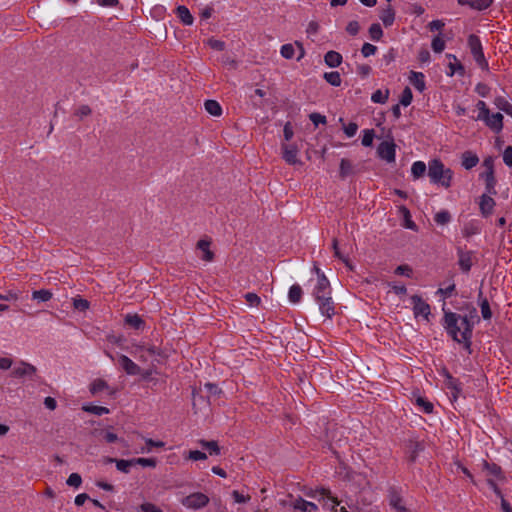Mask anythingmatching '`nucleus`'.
<instances>
[{"label":"nucleus","mask_w":512,"mask_h":512,"mask_svg":"<svg viewBox=\"0 0 512 512\" xmlns=\"http://www.w3.org/2000/svg\"><path fill=\"white\" fill-rule=\"evenodd\" d=\"M399 211H400V213L404 217V220H405L404 226L406 228L415 230L416 229V224L411 220V214H410L409 209L407 207H405V206H400L399 207Z\"/></svg>","instance_id":"c9c22d12"},{"label":"nucleus","mask_w":512,"mask_h":512,"mask_svg":"<svg viewBox=\"0 0 512 512\" xmlns=\"http://www.w3.org/2000/svg\"><path fill=\"white\" fill-rule=\"evenodd\" d=\"M134 466L141 465L143 467H156L157 460L155 458H134Z\"/></svg>","instance_id":"c03bdc74"},{"label":"nucleus","mask_w":512,"mask_h":512,"mask_svg":"<svg viewBox=\"0 0 512 512\" xmlns=\"http://www.w3.org/2000/svg\"><path fill=\"white\" fill-rule=\"evenodd\" d=\"M389 503H390V505H391L394 509H396V510H398V511H401V512H405V511H406L405 506L402 504V503H403V499H402V497H401V496H400V494H399L396 490H394V489H392V490L390 491V494H389Z\"/></svg>","instance_id":"412c9836"},{"label":"nucleus","mask_w":512,"mask_h":512,"mask_svg":"<svg viewBox=\"0 0 512 512\" xmlns=\"http://www.w3.org/2000/svg\"><path fill=\"white\" fill-rule=\"evenodd\" d=\"M408 449L410 452L409 461L414 462L417 458L418 452L424 449V445L418 441H409Z\"/></svg>","instance_id":"7c9ffc66"},{"label":"nucleus","mask_w":512,"mask_h":512,"mask_svg":"<svg viewBox=\"0 0 512 512\" xmlns=\"http://www.w3.org/2000/svg\"><path fill=\"white\" fill-rule=\"evenodd\" d=\"M36 373V367L22 362L20 366L15 367L12 371V375L15 377L32 376Z\"/></svg>","instance_id":"f3484780"},{"label":"nucleus","mask_w":512,"mask_h":512,"mask_svg":"<svg viewBox=\"0 0 512 512\" xmlns=\"http://www.w3.org/2000/svg\"><path fill=\"white\" fill-rule=\"evenodd\" d=\"M92 109L88 105H81L74 111V116L79 120H82L84 117L91 115Z\"/></svg>","instance_id":"de8ad7c7"},{"label":"nucleus","mask_w":512,"mask_h":512,"mask_svg":"<svg viewBox=\"0 0 512 512\" xmlns=\"http://www.w3.org/2000/svg\"><path fill=\"white\" fill-rule=\"evenodd\" d=\"M324 61L329 67H338L342 63V56L336 51H328L324 56Z\"/></svg>","instance_id":"b1692460"},{"label":"nucleus","mask_w":512,"mask_h":512,"mask_svg":"<svg viewBox=\"0 0 512 512\" xmlns=\"http://www.w3.org/2000/svg\"><path fill=\"white\" fill-rule=\"evenodd\" d=\"M377 51V47L370 44V43H365L361 49V52L363 54L364 57H368L370 55H373L375 54Z\"/></svg>","instance_id":"680f3d73"},{"label":"nucleus","mask_w":512,"mask_h":512,"mask_svg":"<svg viewBox=\"0 0 512 512\" xmlns=\"http://www.w3.org/2000/svg\"><path fill=\"white\" fill-rule=\"evenodd\" d=\"M245 300L250 306H259L261 303L260 297L255 293H247L245 294Z\"/></svg>","instance_id":"864d4df0"},{"label":"nucleus","mask_w":512,"mask_h":512,"mask_svg":"<svg viewBox=\"0 0 512 512\" xmlns=\"http://www.w3.org/2000/svg\"><path fill=\"white\" fill-rule=\"evenodd\" d=\"M132 466H134L133 459H130V460L117 459V461H116V468L119 471L126 473V474L130 472V468Z\"/></svg>","instance_id":"ea45409f"},{"label":"nucleus","mask_w":512,"mask_h":512,"mask_svg":"<svg viewBox=\"0 0 512 512\" xmlns=\"http://www.w3.org/2000/svg\"><path fill=\"white\" fill-rule=\"evenodd\" d=\"M479 206L482 215L487 217L492 214L493 208L495 206V201L489 195L484 194L481 196Z\"/></svg>","instance_id":"2eb2a0df"},{"label":"nucleus","mask_w":512,"mask_h":512,"mask_svg":"<svg viewBox=\"0 0 512 512\" xmlns=\"http://www.w3.org/2000/svg\"><path fill=\"white\" fill-rule=\"evenodd\" d=\"M140 508L143 512H163L160 508L152 503H143Z\"/></svg>","instance_id":"774afa93"},{"label":"nucleus","mask_w":512,"mask_h":512,"mask_svg":"<svg viewBox=\"0 0 512 512\" xmlns=\"http://www.w3.org/2000/svg\"><path fill=\"white\" fill-rule=\"evenodd\" d=\"M412 175L415 179L421 178L426 172V165L422 161L413 163L411 168Z\"/></svg>","instance_id":"f704fd0d"},{"label":"nucleus","mask_w":512,"mask_h":512,"mask_svg":"<svg viewBox=\"0 0 512 512\" xmlns=\"http://www.w3.org/2000/svg\"><path fill=\"white\" fill-rule=\"evenodd\" d=\"M207 44L214 50H217V51H222L225 47V44L223 41H220V40H217V39H214V38H210L208 41H207Z\"/></svg>","instance_id":"e2e57ef3"},{"label":"nucleus","mask_w":512,"mask_h":512,"mask_svg":"<svg viewBox=\"0 0 512 512\" xmlns=\"http://www.w3.org/2000/svg\"><path fill=\"white\" fill-rule=\"evenodd\" d=\"M482 295H483V292L480 290L478 296L480 298L481 314L485 320H490L492 317V311L490 308V304H489V301L487 298H482Z\"/></svg>","instance_id":"c85d7f7f"},{"label":"nucleus","mask_w":512,"mask_h":512,"mask_svg":"<svg viewBox=\"0 0 512 512\" xmlns=\"http://www.w3.org/2000/svg\"><path fill=\"white\" fill-rule=\"evenodd\" d=\"M388 96H389V91L386 90L385 92H382L381 90H376L372 96H371V100L374 102V103H385L387 100H388Z\"/></svg>","instance_id":"37998d69"},{"label":"nucleus","mask_w":512,"mask_h":512,"mask_svg":"<svg viewBox=\"0 0 512 512\" xmlns=\"http://www.w3.org/2000/svg\"><path fill=\"white\" fill-rule=\"evenodd\" d=\"M206 111L212 116H220L222 114V108L220 104L215 100H206L204 103Z\"/></svg>","instance_id":"c756f323"},{"label":"nucleus","mask_w":512,"mask_h":512,"mask_svg":"<svg viewBox=\"0 0 512 512\" xmlns=\"http://www.w3.org/2000/svg\"><path fill=\"white\" fill-rule=\"evenodd\" d=\"M355 174V167L353 163L346 158H343L340 162L339 176L341 179H345L348 176Z\"/></svg>","instance_id":"6ab92c4d"},{"label":"nucleus","mask_w":512,"mask_h":512,"mask_svg":"<svg viewBox=\"0 0 512 512\" xmlns=\"http://www.w3.org/2000/svg\"><path fill=\"white\" fill-rule=\"evenodd\" d=\"M32 298L41 301H49L52 298V292L45 289L36 290L32 293Z\"/></svg>","instance_id":"a18cd8bd"},{"label":"nucleus","mask_w":512,"mask_h":512,"mask_svg":"<svg viewBox=\"0 0 512 512\" xmlns=\"http://www.w3.org/2000/svg\"><path fill=\"white\" fill-rule=\"evenodd\" d=\"M309 119L311 120V122L315 125V126H318L319 124H325L326 123V117L319 114V113H311L309 115Z\"/></svg>","instance_id":"13d9d810"},{"label":"nucleus","mask_w":512,"mask_h":512,"mask_svg":"<svg viewBox=\"0 0 512 512\" xmlns=\"http://www.w3.org/2000/svg\"><path fill=\"white\" fill-rule=\"evenodd\" d=\"M209 503V497L201 492L192 493L182 499V504L190 509H200Z\"/></svg>","instance_id":"39448f33"},{"label":"nucleus","mask_w":512,"mask_h":512,"mask_svg":"<svg viewBox=\"0 0 512 512\" xmlns=\"http://www.w3.org/2000/svg\"><path fill=\"white\" fill-rule=\"evenodd\" d=\"M324 79L332 86L338 87L341 85V76L339 72L333 71V72H326L324 73Z\"/></svg>","instance_id":"473e14b6"},{"label":"nucleus","mask_w":512,"mask_h":512,"mask_svg":"<svg viewBox=\"0 0 512 512\" xmlns=\"http://www.w3.org/2000/svg\"><path fill=\"white\" fill-rule=\"evenodd\" d=\"M416 404L423 409V411L427 414L433 412V404L423 397H417Z\"/></svg>","instance_id":"09e8293b"},{"label":"nucleus","mask_w":512,"mask_h":512,"mask_svg":"<svg viewBox=\"0 0 512 512\" xmlns=\"http://www.w3.org/2000/svg\"><path fill=\"white\" fill-rule=\"evenodd\" d=\"M331 295L332 289L330 282L326 276H322V278L317 281V285L313 290V296L319 304L321 313L329 319L335 314V304Z\"/></svg>","instance_id":"f03ea898"},{"label":"nucleus","mask_w":512,"mask_h":512,"mask_svg":"<svg viewBox=\"0 0 512 512\" xmlns=\"http://www.w3.org/2000/svg\"><path fill=\"white\" fill-rule=\"evenodd\" d=\"M316 494H319L322 498H328L332 503V510L333 512H348L347 509L342 506L338 508L340 501L331 495V492L329 489L321 488L319 490L315 491Z\"/></svg>","instance_id":"4468645a"},{"label":"nucleus","mask_w":512,"mask_h":512,"mask_svg":"<svg viewBox=\"0 0 512 512\" xmlns=\"http://www.w3.org/2000/svg\"><path fill=\"white\" fill-rule=\"evenodd\" d=\"M485 468L489 471L491 475L499 477L501 474V468L496 464H489L488 462H484Z\"/></svg>","instance_id":"0e129e2a"},{"label":"nucleus","mask_w":512,"mask_h":512,"mask_svg":"<svg viewBox=\"0 0 512 512\" xmlns=\"http://www.w3.org/2000/svg\"><path fill=\"white\" fill-rule=\"evenodd\" d=\"M458 256H459L458 264L460 266V269L465 273L469 272L473 265L472 252L459 250Z\"/></svg>","instance_id":"ddd939ff"},{"label":"nucleus","mask_w":512,"mask_h":512,"mask_svg":"<svg viewBox=\"0 0 512 512\" xmlns=\"http://www.w3.org/2000/svg\"><path fill=\"white\" fill-rule=\"evenodd\" d=\"M409 80L411 84L420 92L425 89L424 74L421 72L411 71Z\"/></svg>","instance_id":"4be33fe9"},{"label":"nucleus","mask_w":512,"mask_h":512,"mask_svg":"<svg viewBox=\"0 0 512 512\" xmlns=\"http://www.w3.org/2000/svg\"><path fill=\"white\" fill-rule=\"evenodd\" d=\"M83 410L98 416L109 413V409L107 407L97 405L83 406Z\"/></svg>","instance_id":"58836bf2"},{"label":"nucleus","mask_w":512,"mask_h":512,"mask_svg":"<svg viewBox=\"0 0 512 512\" xmlns=\"http://www.w3.org/2000/svg\"><path fill=\"white\" fill-rule=\"evenodd\" d=\"M282 157L289 165H295L299 163L297 158L298 149L295 145H289L283 143L282 146Z\"/></svg>","instance_id":"9d476101"},{"label":"nucleus","mask_w":512,"mask_h":512,"mask_svg":"<svg viewBox=\"0 0 512 512\" xmlns=\"http://www.w3.org/2000/svg\"><path fill=\"white\" fill-rule=\"evenodd\" d=\"M434 220L439 225H445L451 220V215L448 211H440L436 213Z\"/></svg>","instance_id":"49530a36"},{"label":"nucleus","mask_w":512,"mask_h":512,"mask_svg":"<svg viewBox=\"0 0 512 512\" xmlns=\"http://www.w3.org/2000/svg\"><path fill=\"white\" fill-rule=\"evenodd\" d=\"M375 133L373 129H367L364 131V135L362 137V145L365 147H369L373 143Z\"/></svg>","instance_id":"3c124183"},{"label":"nucleus","mask_w":512,"mask_h":512,"mask_svg":"<svg viewBox=\"0 0 512 512\" xmlns=\"http://www.w3.org/2000/svg\"><path fill=\"white\" fill-rule=\"evenodd\" d=\"M458 310L459 313L443 309V326L455 342L463 344L471 352L473 329L480 318L476 307L470 302H465Z\"/></svg>","instance_id":"f257e3e1"},{"label":"nucleus","mask_w":512,"mask_h":512,"mask_svg":"<svg viewBox=\"0 0 512 512\" xmlns=\"http://www.w3.org/2000/svg\"><path fill=\"white\" fill-rule=\"evenodd\" d=\"M302 293V288L298 284L292 285L288 294L289 300L292 303H298L302 298Z\"/></svg>","instance_id":"72a5a7b5"},{"label":"nucleus","mask_w":512,"mask_h":512,"mask_svg":"<svg viewBox=\"0 0 512 512\" xmlns=\"http://www.w3.org/2000/svg\"><path fill=\"white\" fill-rule=\"evenodd\" d=\"M479 162V158L478 156L471 152V151H465L463 154H462V166L467 169V170H470L472 169L473 167H475Z\"/></svg>","instance_id":"aec40b11"},{"label":"nucleus","mask_w":512,"mask_h":512,"mask_svg":"<svg viewBox=\"0 0 512 512\" xmlns=\"http://www.w3.org/2000/svg\"><path fill=\"white\" fill-rule=\"evenodd\" d=\"M211 243V240L206 238L200 239L196 244V248L202 252L201 259L206 262H212L215 258L214 252L210 249Z\"/></svg>","instance_id":"6e6552de"},{"label":"nucleus","mask_w":512,"mask_h":512,"mask_svg":"<svg viewBox=\"0 0 512 512\" xmlns=\"http://www.w3.org/2000/svg\"><path fill=\"white\" fill-rule=\"evenodd\" d=\"M395 274L411 277L412 276V268L406 264L400 265L395 269Z\"/></svg>","instance_id":"bf43d9fd"},{"label":"nucleus","mask_w":512,"mask_h":512,"mask_svg":"<svg viewBox=\"0 0 512 512\" xmlns=\"http://www.w3.org/2000/svg\"><path fill=\"white\" fill-rule=\"evenodd\" d=\"M459 4L467 5L476 10H483L490 6L492 0H458Z\"/></svg>","instance_id":"5701e85b"},{"label":"nucleus","mask_w":512,"mask_h":512,"mask_svg":"<svg viewBox=\"0 0 512 512\" xmlns=\"http://www.w3.org/2000/svg\"><path fill=\"white\" fill-rule=\"evenodd\" d=\"M343 129L348 137H352L356 134L358 125L354 122H350L348 125H345Z\"/></svg>","instance_id":"69168bd1"},{"label":"nucleus","mask_w":512,"mask_h":512,"mask_svg":"<svg viewBox=\"0 0 512 512\" xmlns=\"http://www.w3.org/2000/svg\"><path fill=\"white\" fill-rule=\"evenodd\" d=\"M380 19L382 20L385 28H388L390 25L393 24L395 19V13L390 5H388L386 9L382 10L380 14Z\"/></svg>","instance_id":"cd10ccee"},{"label":"nucleus","mask_w":512,"mask_h":512,"mask_svg":"<svg viewBox=\"0 0 512 512\" xmlns=\"http://www.w3.org/2000/svg\"><path fill=\"white\" fill-rule=\"evenodd\" d=\"M477 107L479 109L478 119H481V120L484 121V119L486 117H488V115L490 114V110L487 108V106H486L484 101H479L477 103Z\"/></svg>","instance_id":"6e6d98bb"},{"label":"nucleus","mask_w":512,"mask_h":512,"mask_svg":"<svg viewBox=\"0 0 512 512\" xmlns=\"http://www.w3.org/2000/svg\"><path fill=\"white\" fill-rule=\"evenodd\" d=\"M200 445L209 451L210 454L218 455L220 453V447L216 441L200 440Z\"/></svg>","instance_id":"e433bc0d"},{"label":"nucleus","mask_w":512,"mask_h":512,"mask_svg":"<svg viewBox=\"0 0 512 512\" xmlns=\"http://www.w3.org/2000/svg\"><path fill=\"white\" fill-rule=\"evenodd\" d=\"M295 46L299 49V55L297 57V60L299 61L302 59L305 55V50L298 41L295 42V44H285L281 47V55L286 59H292L295 54Z\"/></svg>","instance_id":"1a4fd4ad"},{"label":"nucleus","mask_w":512,"mask_h":512,"mask_svg":"<svg viewBox=\"0 0 512 512\" xmlns=\"http://www.w3.org/2000/svg\"><path fill=\"white\" fill-rule=\"evenodd\" d=\"M503 161L507 166L512 167V146H507L504 150Z\"/></svg>","instance_id":"338daca9"},{"label":"nucleus","mask_w":512,"mask_h":512,"mask_svg":"<svg viewBox=\"0 0 512 512\" xmlns=\"http://www.w3.org/2000/svg\"><path fill=\"white\" fill-rule=\"evenodd\" d=\"M187 459L194 460V461L205 460V459H207V455L202 451L192 450V451H189Z\"/></svg>","instance_id":"4d7b16f0"},{"label":"nucleus","mask_w":512,"mask_h":512,"mask_svg":"<svg viewBox=\"0 0 512 512\" xmlns=\"http://www.w3.org/2000/svg\"><path fill=\"white\" fill-rule=\"evenodd\" d=\"M73 306L76 310L86 311L89 308L90 303L86 299H74Z\"/></svg>","instance_id":"603ef678"},{"label":"nucleus","mask_w":512,"mask_h":512,"mask_svg":"<svg viewBox=\"0 0 512 512\" xmlns=\"http://www.w3.org/2000/svg\"><path fill=\"white\" fill-rule=\"evenodd\" d=\"M468 45L477 64L483 69L487 68L488 62L485 59L480 39L476 34H470Z\"/></svg>","instance_id":"20e7f679"},{"label":"nucleus","mask_w":512,"mask_h":512,"mask_svg":"<svg viewBox=\"0 0 512 512\" xmlns=\"http://www.w3.org/2000/svg\"><path fill=\"white\" fill-rule=\"evenodd\" d=\"M395 147L396 145L393 142L383 141L379 144L377 148L378 156L387 161L394 162L395 161Z\"/></svg>","instance_id":"0eeeda50"},{"label":"nucleus","mask_w":512,"mask_h":512,"mask_svg":"<svg viewBox=\"0 0 512 512\" xmlns=\"http://www.w3.org/2000/svg\"><path fill=\"white\" fill-rule=\"evenodd\" d=\"M118 362L128 375H138L141 373V368L126 355H120Z\"/></svg>","instance_id":"9b49d317"},{"label":"nucleus","mask_w":512,"mask_h":512,"mask_svg":"<svg viewBox=\"0 0 512 512\" xmlns=\"http://www.w3.org/2000/svg\"><path fill=\"white\" fill-rule=\"evenodd\" d=\"M108 388V384L105 380L103 379H96L92 382V384L90 385V392L92 394H97L105 389Z\"/></svg>","instance_id":"4c0bfd02"},{"label":"nucleus","mask_w":512,"mask_h":512,"mask_svg":"<svg viewBox=\"0 0 512 512\" xmlns=\"http://www.w3.org/2000/svg\"><path fill=\"white\" fill-rule=\"evenodd\" d=\"M177 15L184 24L191 25L193 23V16L187 7L179 6L177 8Z\"/></svg>","instance_id":"2f4dec72"},{"label":"nucleus","mask_w":512,"mask_h":512,"mask_svg":"<svg viewBox=\"0 0 512 512\" xmlns=\"http://www.w3.org/2000/svg\"><path fill=\"white\" fill-rule=\"evenodd\" d=\"M446 56H447V58L453 60V61H450L448 64V68L450 70L448 75L453 76L455 73H458L459 75L463 76L465 74V68L461 64V62L457 59V57L452 54H447Z\"/></svg>","instance_id":"a211bd4d"},{"label":"nucleus","mask_w":512,"mask_h":512,"mask_svg":"<svg viewBox=\"0 0 512 512\" xmlns=\"http://www.w3.org/2000/svg\"><path fill=\"white\" fill-rule=\"evenodd\" d=\"M483 167L485 171L483 173H492L494 174V159L492 156H488L483 161Z\"/></svg>","instance_id":"052dcab7"},{"label":"nucleus","mask_w":512,"mask_h":512,"mask_svg":"<svg viewBox=\"0 0 512 512\" xmlns=\"http://www.w3.org/2000/svg\"><path fill=\"white\" fill-rule=\"evenodd\" d=\"M496 106L512 117V105L502 97L495 100Z\"/></svg>","instance_id":"a19ab883"},{"label":"nucleus","mask_w":512,"mask_h":512,"mask_svg":"<svg viewBox=\"0 0 512 512\" xmlns=\"http://www.w3.org/2000/svg\"><path fill=\"white\" fill-rule=\"evenodd\" d=\"M431 46L435 53H441L445 49V40L439 34L433 38Z\"/></svg>","instance_id":"79ce46f5"},{"label":"nucleus","mask_w":512,"mask_h":512,"mask_svg":"<svg viewBox=\"0 0 512 512\" xmlns=\"http://www.w3.org/2000/svg\"><path fill=\"white\" fill-rule=\"evenodd\" d=\"M125 323L134 329H142L145 325L143 319L137 314H128L125 317Z\"/></svg>","instance_id":"bb28decb"},{"label":"nucleus","mask_w":512,"mask_h":512,"mask_svg":"<svg viewBox=\"0 0 512 512\" xmlns=\"http://www.w3.org/2000/svg\"><path fill=\"white\" fill-rule=\"evenodd\" d=\"M94 436H102L106 443H114L118 441V436L109 429H94L92 431Z\"/></svg>","instance_id":"a878e982"},{"label":"nucleus","mask_w":512,"mask_h":512,"mask_svg":"<svg viewBox=\"0 0 512 512\" xmlns=\"http://www.w3.org/2000/svg\"><path fill=\"white\" fill-rule=\"evenodd\" d=\"M480 176L482 178H484V180H485V186H486L487 193L491 194V195H495L497 193L496 189H495V186L497 183L495 173L494 174H492L491 172L490 173H481Z\"/></svg>","instance_id":"393cba45"},{"label":"nucleus","mask_w":512,"mask_h":512,"mask_svg":"<svg viewBox=\"0 0 512 512\" xmlns=\"http://www.w3.org/2000/svg\"><path fill=\"white\" fill-rule=\"evenodd\" d=\"M412 99H413L412 91L409 87H406L401 94L400 103L403 106H408V105H410Z\"/></svg>","instance_id":"8fccbe9b"},{"label":"nucleus","mask_w":512,"mask_h":512,"mask_svg":"<svg viewBox=\"0 0 512 512\" xmlns=\"http://www.w3.org/2000/svg\"><path fill=\"white\" fill-rule=\"evenodd\" d=\"M136 351L139 354L140 360H142V361H147V355H149V356L158 355V356L164 357L161 350L156 348L155 346L146 347L144 345H140V346H137Z\"/></svg>","instance_id":"dca6fc26"},{"label":"nucleus","mask_w":512,"mask_h":512,"mask_svg":"<svg viewBox=\"0 0 512 512\" xmlns=\"http://www.w3.org/2000/svg\"><path fill=\"white\" fill-rule=\"evenodd\" d=\"M486 125L494 132L498 133L503 128V115L501 113L489 114L484 119Z\"/></svg>","instance_id":"f8f14e48"},{"label":"nucleus","mask_w":512,"mask_h":512,"mask_svg":"<svg viewBox=\"0 0 512 512\" xmlns=\"http://www.w3.org/2000/svg\"><path fill=\"white\" fill-rule=\"evenodd\" d=\"M411 300L415 317L423 316L426 320H428V317L431 313L430 305L418 295H413Z\"/></svg>","instance_id":"423d86ee"},{"label":"nucleus","mask_w":512,"mask_h":512,"mask_svg":"<svg viewBox=\"0 0 512 512\" xmlns=\"http://www.w3.org/2000/svg\"><path fill=\"white\" fill-rule=\"evenodd\" d=\"M428 176L435 183H440L442 186L448 188L451 185L452 171L444 169L443 163L434 159L429 163Z\"/></svg>","instance_id":"7ed1b4c3"},{"label":"nucleus","mask_w":512,"mask_h":512,"mask_svg":"<svg viewBox=\"0 0 512 512\" xmlns=\"http://www.w3.org/2000/svg\"><path fill=\"white\" fill-rule=\"evenodd\" d=\"M82 483V478L78 473H72L67 479V485L72 487H79Z\"/></svg>","instance_id":"5fc2aeb1"}]
</instances>
